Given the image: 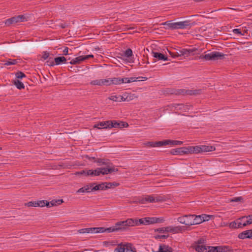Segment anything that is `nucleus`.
I'll use <instances>...</instances> for the list:
<instances>
[{"instance_id":"56","label":"nucleus","mask_w":252,"mask_h":252,"mask_svg":"<svg viewBox=\"0 0 252 252\" xmlns=\"http://www.w3.org/2000/svg\"><path fill=\"white\" fill-rule=\"evenodd\" d=\"M155 143V142H148L147 143H145V145L147 147H156Z\"/></svg>"},{"instance_id":"6","label":"nucleus","mask_w":252,"mask_h":252,"mask_svg":"<svg viewBox=\"0 0 252 252\" xmlns=\"http://www.w3.org/2000/svg\"><path fill=\"white\" fill-rule=\"evenodd\" d=\"M195 217L194 215H185L177 218V221L182 224L187 226L192 225V218Z\"/></svg>"},{"instance_id":"4","label":"nucleus","mask_w":252,"mask_h":252,"mask_svg":"<svg viewBox=\"0 0 252 252\" xmlns=\"http://www.w3.org/2000/svg\"><path fill=\"white\" fill-rule=\"evenodd\" d=\"M208 252H232L233 250L227 246H208Z\"/></svg>"},{"instance_id":"19","label":"nucleus","mask_w":252,"mask_h":252,"mask_svg":"<svg viewBox=\"0 0 252 252\" xmlns=\"http://www.w3.org/2000/svg\"><path fill=\"white\" fill-rule=\"evenodd\" d=\"M107 81L108 82V86H110L112 84L120 85L122 84L121 78H108Z\"/></svg>"},{"instance_id":"11","label":"nucleus","mask_w":252,"mask_h":252,"mask_svg":"<svg viewBox=\"0 0 252 252\" xmlns=\"http://www.w3.org/2000/svg\"><path fill=\"white\" fill-rule=\"evenodd\" d=\"M170 154L173 155H183L187 154L186 147L172 149L170 151Z\"/></svg>"},{"instance_id":"49","label":"nucleus","mask_w":252,"mask_h":252,"mask_svg":"<svg viewBox=\"0 0 252 252\" xmlns=\"http://www.w3.org/2000/svg\"><path fill=\"white\" fill-rule=\"evenodd\" d=\"M136 219V226H138L140 224H143L144 225V219L143 218L141 219Z\"/></svg>"},{"instance_id":"18","label":"nucleus","mask_w":252,"mask_h":252,"mask_svg":"<svg viewBox=\"0 0 252 252\" xmlns=\"http://www.w3.org/2000/svg\"><path fill=\"white\" fill-rule=\"evenodd\" d=\"M102 169L101 174L103 175L108 174L109 173H111L113 172L118 171V169L117 168H115L114 166H110V164H109V166H107V168H101Z\"/></svg>"},{"instance_id":"43","label":"nucleus","mask_w":252,"mask_h":252,"mask_svg":"<svg viewBox=\"0 0 252 252\" xmlns=\"http://www.w3.org/2000/svg\"><path fill=\"white\" fill-rule=\"evenodd\" d=\"M201 216V220H202V222L205 221H208L212 217L211 215H206V214H202L200 215Z\"/></svg>"},{"instance_id":"24","label":"nucleus","mask_w":252,"mask_h":252,"mask_svg":"<svg viewBox=\"0 0 252 252\" xmlns=\"http://www.w3.org/2000/svg\"><path fill=\"white\" fill-rule=\"evenodd\" d=\"M66 59L63 57H58L54 59L55 65H59L62 63H65L66 62Z\"/></svg>"},{"instance_id":"5","label":"nucleus","mask_w":252,"mask_h":252,"mask_svg":"<svg viewBox=\"0 0 252 252\" xmlns=\"http://www.w3.org/2000/svg\"><path fill=\"white\" fill-rule=\"evenodd\" d=\"M27 21L26 17L24 15H18L14 16L7 19L5 22V24L7 26H9L11 24H15L17 23L24 22Z\"/></svg>"},{"instance_id":"31","label":"nucleus","mask_w":252,"mask_h":252,"mask_svg":"<svg viewBox=\"0 0 252 252\" xmlns=\"http://www.w3.org/2000/svg\"><path fill=\"white\" fill-rule=\"evenodd\" d=\"M192 225L200 224L202 222L201 216L200 215L195 216L194 218H192Z\"/></svg>"},{"instance_id":"12","label":"nucleus","mask_w":252,"mask_h":252,"mask_svg":"<svg viewBox=\"0 0 252 252\" xmlns=\"http://www.w3.org/2000/svg\"><path fill=\"white\" fill-rule=\"evenodd\" d=\"M238 237L240 239H245L246 238L252 239V229L243 231L239 233Z\"/></svg>"},{"instance_id":"20","label":"nucleus","mask_w":252,"mask_h":252,"mask_svg":"<svg viewBox=\"0 0 252 252\" xmlns=\"http://www.w3.org/2000/svg\"><path fill=\"white\" fill-rule=\"evenodd\" d=\"M184 104L182 103H173L170 105L171 109L174 108V110H181L183 112H186V109H184Z\"/></svg>"},{"instance_id":"23","label":"nucleus","mask_w":252,"mask_h":252,"mask_svg":"<svg viewBox=\"0 0 252 252\" xmlns=\"http://www.w3.org/2000/svg\"><path fill=\"white\" fill-rule=\"evenodd\" d=\"M145 200H146V202H156L161 201L162 199L160 197H154L151 195H146Z\"/></svg>"},{"instance_id":"42","label":"nucleus","mask_w":252,"mask_h":252,"mask_svg":"<svg viewBox=\"0 0 252 252\" xmlns=\"http://www.w3.org/2000/svg\"><path fill=\"white\" fill-rule=\"evenodd\" d=\"M17 63H18L17 61L15 59H9L5 63V64L7 65H14V64H17Z\"/></svg>"},{"instance_id":"61","label":"nucleus","mask_w":252,"mask_h":252,"mask_svg":"<svg viewBox=\"0 0 252 252\" xmlns=\"http://www.w3.org/2000/svg\"><path fill=\"white\" fill-rule=\"evenodd\" d=\"M145 196L144 197H141L138 199V202L141 204H144L146 202V200H145Z\"/></svg>"},{"instance_id":"51","label":"nucleus","mask_w":252,"mask_h":252,"mask_svg":"<svg viewBox=\"0 0 252 252\" xmlns=\"http://www.w3.org/2000/svg\"><path fill=\"white\" fill-rule=\"evenodd\" d=\"M102 169L100 168H97L94 170V176H98L101 174Z\"/></svg>"},{"instance_id":"33","label":"nucleus","mask_w":252,"mask_h":252,"mask_svg":"<svg viewBox=\"0 0 252 252\" xmlns=\"http://www.w3.org/2000/svg\"><path fill=\"white\" fill-rule=\"evenodd\" d=\"M105 189L114 188L115 187L119 186L120 185L119 183L117 182H105Z\"/></svg>"},{"instance_id":"50","label":"nucleus","mask_w":252,"mask_h":252,"mask_svg":"<svg viewBox=\"0 0 252 252\" xmlns=\"http://www.w3.org/2000/svg\"><path fill=\"white\" fill-rule=\"evenodd\" d=\"M229 226L231 228H238L237 222L233 221L229 224Z\"/></svg>"},{"instance_id":"40","label":"nucleus","mask_w":252,"mask_h":252,"mask_svg":"<svg viewBox=\"0 0 252 252\" xmlns=\"http://www.w3.org/2000/svg\"><path fill=\"white\" fill-rule=\"evenodd\" d=\"M48 202L46 200H40L36 201V207H44L46 206V205Z\"/></svg>"},{"instance_id":"47","label":"nucleus","mask_w":252,"mask_h":252,"mask_svg":"<svg viewBox=\"0 0 252 252\" xmlns=\"http://www.w3.org/2000/svg\"><path fill=\"white\" fill-rule=\"evenodd\" d=\"M197 51V49L195 48H193L191 49H187V52H188L189 56L190 55H194L195 54V52Z\"/></svg>"},{"instance_id":"48","label":"nucleus","mask_w":252,"mask_h":252,"mask_svg":"<svg viewBox=\"0 0 252 252\" xmlns=\"http://www.w3.org/2000/svg\"><path fill=\"white\" fill-rule=\"evenodd\" d=\"M242 201H243V198L242 196L234 197L230 200V202H239Z\"/></svg>"},{"instance_id":"62","label":"nucleus","mask_w":252,"mask_h":252,"mask_svg":"<svg viewBox=\"0 0 252 252\" xmlns=\"http://www.w3.org/2000/svg\"><path fill=\"white\" fill-rule=\"evenodd\" d=\"M60 27L62 28V29H65L68 26V25L66 23H61L59 24L58 25Z\"/></svg>"},{"instance_id":"58","label":"nucleus","mask_w":252,"mask_h":252,"mask_svg":"<svg viewBox=\"0 0 252 252\" xmlns=\"http://www.w3.org/2000/svg\"><path fill=\"white\" fill-rule=\"evenodd\" d=\"M114 243H115V242H113V241H111V242L104 241V242H103L104 245L106 246H108L109 245H111V246L115 245V244Z\"/></svg>"},{"instance_id":"35","label":"nucleus","mask_w":252,"mask_h":252,"mask_svg":"<svg viewBox=\"0 0 252 252\" xmlns=\"http://www.w3.org/2000/svg\"><path fill=\"white\" fill-rule=\"evenodd\" d=\"M82 56H80L78 57L75 58L74 59H72L70 62V63L71 64H76L80 63L82 62Z\"/></svg>"},{"instance_id":"59","label":"nucleus","mask_w":252,"mask_h":252,"mask_svg":"<svg viewBox=\"0 0 252 252\" xmlns=\"http://www.w3.org/2000/svg\"><path fill=\"white\" fill-rule=\"evenodd\" d=\"M143 219H144V225L151 224L150 221V217L143 218Z\"/></svg>"},{"instance_id":"26","label":"nucleus","mask_w":252,"mask_h":252,"mask_svg":"<svg viewBox=\"0 0 252 252\" xmlns=\"http://www.w3.org/2000/svg\"><path fill=\"white\" fill-rule=\"evenodd\" d=\"M150 224L162 223L164 220L163 218L150 217Z\"/></svg>"},{"instance_id":"53","label":"nucleus","mask_w":252,"mask_h":252,"mask_svg":"<svg viewBox=\"0 0 252 252\" xmlns=\"http://www.w3.org/2000/svg\"><path fill=\"white\" fill-rule=\"evenodd\" d=\"M119 97H121V95H112L109 98L114 101H120V100H119Z\"/></svg>"},{"instance_id":"36","label":"nucleus","mask_w":252,"mask_h":252,"mask_svg":"<svg viewBox=\"0 0 252 252\" xmlns=\"http://www.w3.org/2000/svg\"><path fill=\"white\" fill-rule=\"evenodd\" d=\"M125 244H119L114 250V252H125Z\"/></svg>"},{"instance_id":"27","label":"nucleus","mask_w":252,"mask_h":252,"mask_svg":"<svg viewBox=\"0 0 252 252\" xmlns=\"http://www.w3.org/2000/svg\"><path fill=\"white\" fill-rule=\"evenodd\" d=\"M63 202L62 199L59 200H53L51 201L48 202L46 206L47 207H51V206H56L58 205H60Z\"/></svg>"},{"instance_id":"3","label":"nucleus","mask_w":252,"mask_h":252,"mask_svg":"<svg viewBox=\"0 0 252 252\" xmlns=\"http://www.w3.org/2000/svg\"><path fill=\"white\" fill-rule=\"evenodd\" d=\"M116 226L119 230L126 229L127 226H136V219L133 218L127 219L126 220L121 221L116 223Z\"/></svg>"},{"instance_id":"25","label":"nucleus","mask_w":252,"mask_h":252,"mask_svg":"<svg viewBox=\"0 0 252 252\" xmlns=\"http://www.w3.org/2000/svg\"><path fill=\"white\" fill-rule=\"evenodd\" d=\"M245 219L246 220L244 221V222L243 223V226H247L248 225L252 224V219L251 218H249V216L242 217L241 218H239V220H240L241 221H243Z\"/></svg>"},{"instance_id":"64","label":"nucleus","mask_w":252,"mask_h":252,"mask_svg":"<svg viewBox=\"0 0 252 252\" xmlns=\"http://www.w3.org/2000/svg\"><path fill=\"white\" fill-rule=\"evenodd\" d=\"M128 78H121L122 83H129Z\"/></svg>"},{"instance_id":"63","label":"nucleus","mask_w":252,"mask_h":252,"mask_svg":"<svg viewBox=\"0 0 252 252\" xmlns=\"http://www.w3.org/2000/svg\"><path fill=\"white\" fill-rule=\"evenodd\" d=\"M137 78L136 77H130V78H128V81H129V83H131V82H135L137 81Z\"/></svg>"},{"instance_id":"17","label":"nucleus","mask_w":252,"mask_h":252,"mask_svg":"<svg viewBox=\"0 0 252 252\" xmlns=\"http://www.w3.org/2000/svg\"><path fill=\"white\" fill-rule=\"evenodd\" d=\"M155 232H158L159 233L172 232L174 233V226H167L166 227H161L156 229Z\"/></svg>"},{"instance_id":"55","label":"nucleus","mask_w":252,"mask_h":252,"mask_svg":"<svg viewBox=\"0 0 252 252\" xmlns=\"http://www.w3.org/2000/svg\"><path fill=\"white\" fill-rule=\"evenodd\" d=\"M49 58V53L47 51L43 52L42 56V58L43 60H47Z\"/></svg>"},{"instance_id":"14","label":"nucleus","mask_w":252,"mask_h":252,"mask_svg":"<svg viewBox=\"0 0 252 252\" xmlns=\"http://www.w3.org/2000/svg\"><path fill=\"white\" fill-rule=\"evenodd\" d=\"M108 82L107 81V79H100L94 80L90 82V84L93 86H108Z\"/></svg>"},{"instance_id":"34","label":"nucleus","mask_w":252,"mask_h":252,"mask_svg":"<svg viewBox=\"0 0 252 252\" xmlns=\"http://www.w3.org/2000/svg\"><path fill=\"white\" fill-rule=\"evenodd\" d=\"M105 183L104 182L97 185L92 189L91 191L105 190Z\"/></svg>"},{"instance_id":"60","label":"nucleus","mask_w":252,"mask_h":252,"mask_svg":"<svg viewBox=\"0 0 252 252\" xmlns=\"http://www.w3.org/2000/svg\"><path fill=\"white\" fill-rule=\"evenodd\" d=\"M86 176H94V170L91 169L86 171Z\"/></svg>"},{"instance_id":"8","label":"nucleus","mask_w":252,"mask_h":252,"mask_svg":"<svg viewBox=\"0 0 252 252\" xmlns=\"http://www.w3.org/2000/svg\"><path fill=\"white\" fill-rule=\"evenodd\" d=\"M201 93V90H185L184 89H180L178 91V93L176 94H184L185 93L189 95H197L200 94Z\"/></svg>"},{"instance_id":"44","label":"nucleus","mask_w":252,"mask_h":252,"mask_svg":"<svg viewBox=\"0 0 252 252\" xmlns=\"http://www.w3.org/2000/svg\"><path fill=\"white\" fill-rule=\"evenodd\" d=\"M169 145H181L183 144V142L178 140H170Z\"/></svg>"},{"instance_id":"57","label":"nucleus","mask_w":252,"mask_h":252,"mask_svg":"<svg viewBox=\"0 0 252 252\" xmlns=\"http://www.w3.org/2000/svg\"><path fill=\"white\" fill-rule=\"evenodd\" d=\"M36 201H30V202H28L26 204L29 207H31V206L36 207Z\"/></svg>"},{"instance_id":"22","label":"nucleus","mask_w":252,"mask_h":252,"mask_svg":"<svg viewBox=\"0 0 252 252\" xmlns=\"http://www.w3.org/2000/svg\"><path fill=\"white\" fill-rule=\"evenodd\" d=\"M201 152H207L214 151L216 148L213 146L200 145Z\"/></svg>"},{"instance_id":"45","label":"nucleus","mask_w":252,"mask_h":252,"mask_svg":"<svg viewBox=\"0 0 252 252\" xmlns=\"http://www.w3.org/2000/svg\"><path fill=\"white\" fill-rule=\"evenodd\" d=\"M205 243V240L203 238H200L197 241L195 242L194 243V245H203Z\"/></svg>"},{"instance_id":"29","label":"nucleus","mask_w":252,"mask_h":252,"mask_svg":"<svg viewBox=\"0 0 252 252\" xmlns=\"http://www.w3.org/2000/svg\"><path fill=\"white\" fill-rule=\"evenodd\" d=\"M170 140H165L163 141H156L155 144L156 147H162L166 145H169Z\"/></svg>"},{"instance_id":"32","label":"nucleus","mask_w":252,"mask_h":252,"mask_svg":"<svg viewBox=\"0 0 252 252\" xmlns=\"http://www.w3.org/2000/svg\"><path fill=\"white\" fill-rule=\"evenodd\" d=\"M94 184H91L89 187V185L85 186L84 187L79 189L77 190V192H89L90 191L89 190L90 188L93 187Z\"/></svg>"},{"instance_id":"13","label":"nucleus","mask_w":252,"mask_h":252,"mask_svg":"<svg viewBox=\"0 0 252 252\" xmlns=\"http://www.w3.org/2000/svg\"><path fill=\"white\" fill-rule=\"evenodd\" d=\"M187 153L188 154H198L201 153L200 146H193L186 147Z\"/></svg>"},{"instance_id":"10","label":"nucleus","mask_w":252,"mask_h":252,"mask_svg":"<svg viewBox=\"0 0 252 252\" xmlns=\"http://www.w3.org/2000/svg\"><path fill=\"white\" fill-rule=\"evenodd\" d=\"M152 54L153 55V56L156 59V60H154V61L153 62V63H156L157 60H168V57L162 53L152 51Z\"/></svg>"},{"instance_id":"41","label":"nucleus","mask_w":252,"mask_h":252,"mask_svg":"<svg viewBox=\"0 0 252 252\" xmlns=\"http://www.w3.org/2000/svg\"><path fill=\"white\" fill-rule=\"evenodd\" d=\"M47 60H48L46 62V64L47 65L53 66L55 65V61L54 62L53 58L52 57H49Z\"/></svg>"},{"instance_id":"37","label":"nucleus","mask_w":252,"mask_h":252,"mask_svg":"<svg viewBox=\"0 0 252 252\" xmlns=\"http://www.w3.org/2000/svg\"><path fill=\"white\" fill-rule=\"evenodd\" d=\"M187 229V228H185V227L183 226H177L174 227V233L185 231Z\"/></svg>"},{"instance_id":"39","label":"nucleus","mask_w":252,"mask_h":252,"mask_svg":"<svg viewBox=\"0 0 252 252\" xmlns=\"http://www.w3.org/2000/svg\"><path fill=\"white\" fill-rule=\"evenodd\" d=\"M179 56H184L185 57H189L188 52H187V49H182L179 50L178 53Z\"/></svg>"},{"instance_id":"9","label":"nucleus","mask_w":252,"mask_h":252,"mask_svg":"<svg viewBox=\"0 0 252 252\" xmlns=\"http://www.w3.org/2000/svg\"><path fill=\"white\" fill-rule=\"evenodd\" d=\"M116 226V225L114 226H112L109 228H105L104 227H96V233H103L104 232H107L108 233L118 231L119 228Z\"/></svg>"},{"instance_id":"16","label":"nucleus","mask_w":252,"mask_h":252,"mask_svg":"<svg viewBox=\"0 0 252 252\" xmlns=\"http://www.w3.org/2000/svg\"><path fill=\"white\" fill-rule=\"evenodd\" d=\"M94 162L97 163V165L101 166L102 165H106L107 166H109V164H112L109 161L108 159L97 158L94 161Z\"/></svg>"},{"instance_id":"38","label":"nucleus","mask_w":252,"mask_h":252,"mask_svg":"<svg viewBox=\"0 0 252 252\" xmlns=\"http://www.w3.org/2000/svg\"><path fill=\"white\" fill-rule=\"evenodd\" d=\"M124 56L126 58H130L133 56L132 51L131 49H127L124 53Z\"/></svg>"},{"instance_id":"46","label":"nucleus","mask_w":252,"mask_h":252,"mask_svg":"<svg viewBox=\"0 0 252 252\" xmlns=\"http://www.w3.org/2000/svg\"><path fill=\"white\" fill-rule=\"evenodd\" d=\"M16 79H22L26 77V75L21 71H18L15 74Z\"/></svg>"},{"instance_id":"15","label":"nucleus","mask_w":252,"mask_h":252,"mask_svg":"<svg viewBox=\"0 0 252 252\" xmlns=\"http://www.w3.org/2000/svg\"><path fill=\"white\" fill-rule=\"evenodd\" d=\"M110 120L102 121L96 124L94 126V127L98 128H110Z\"/></svg>"},{"instance_id":"28","label":"nucleus","mask_w":252,"mask_h":252,"mask_svg":"<svg viewBox=\"0 0 252 252\" xmlns=\"http://www.w3.org/2000/svg\"><path fill=\"white\" fill-rule=\"evenodd\" d=\"M125 252H136V249L130 243L125 244Z\"/></svg>"},{"instance_id":"52","label":"nucleus","mask_w":252,"mask_h":252,"mask_svg":"<svg viewBox=\"0 0 252 252\" xmlns=\"http://www.w3.org/2000/svg\"><path fill=\"white\" fill-rule=\"evenodd\" d=\"M82 56V61H84L86 60H88L90 59V58H94V55H88L86 56Z\"/></svg>"},{"instance_id":"21","label":"nucleus","mask_w":252,"mask_h":252,"mask_svg":"<svg viewBox=\"0 0 252 252\" xmlns=\"http://www.w3.org/2000/svg\"><path fill=\"white\" fill-rule=\"evenodd\" d=\"M208 246L204 245H193V247L198 252H207Z\"/></svg>"},{"instance_id":"2","label":"nucleus","mask_w":252,"mask_h":252,"mask_svg":"<svg viewBox=\"0 0 252 252\" xmlns=\"http://www.w3.org/2000/svg\"><path fill=\"white\" fill-rule=\"evenodd\" d=\"M225 55L217 51H214L204 55H201L200 59H204L207 61H216L218 60H222L224 58Z\"/></svg>"},{"instance_id":"54","label":"nucleus","mask_w":252,"mask_h":252,"mask_svg":"<svg viewBox=\"0 0 252 252\" xmlns=\"http://www.w3.org/2000/svg\"><path fill=\"white\" fill-rule=\"evenodd\" d=\"M168 237V235H157L155 236V238L156 239H166Z\"/></svg>"},{"instance_id":"7","label":"nucleus","mask_w":252,"mask_h":252,"mask_svg":"<svg viewBox=\"0 0 252 252\" xmlns=\"http://www.w3.org/2000/svg\"><path fill=\"white\" fill-rule=\"evenodd\" d=\"M128 126V124L124 122L121 121H116L115 120H110V127H115V128H122L124 127H127Z\"/></svg>"},{"instance_id":"30","label":"nucleus","mask_w":252,"mask_h":252,"mask_svg":"<svg viewBox=\"0 0 252 252\" xmlns=\"http://www.w3.org/2000/svg\"><path fill=\"white\" fill-rule=\"evenodd\" d=\"M12 83L19 90L23 89L25 88L24 84L19 79H15L13 80Z\"/></svg>"},{"instance_id":"1","label":"nucleus","mask_w":252,"mask_h":252,"mask_svg":"<svg viewBox=\"0 0 252 252\" xmlns=\"http://www.w3.org/2000/svg\"><path fill=\"white\" fill-rule=\"evenodd\" d=\"M166 26V30H174L177 29H185L190 28L195 25V22H191L190 20H186L182 22H173L172 20L167 21L162 24Z\"/></svg>"}]
</instances>
